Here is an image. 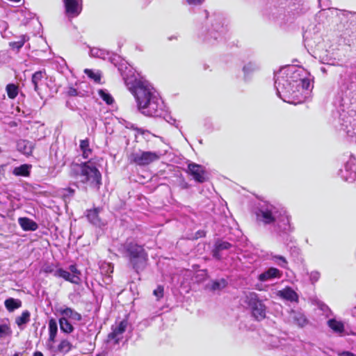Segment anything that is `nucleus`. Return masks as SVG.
<instances>
[{
	"instance_id": "obj_7",
	"label": "nucleus",
	"mask_w": 356,
	"mask_h": 356,
	"mask_svg": "<svg viewBox=\"0 0 356 356\" xmlns=\"http://www.w3.org/2000/svg\"><path fill=\"white\" fill-rule=\"evenodd\" d=\"M122 253L128 259L132 268L137 274L144 270L148 262V253L143 245L135 241L127 240L122 245Z\"/></svg>"
},
{
	"instance_id": "obj_21",
	"label": "nucleus",
	"mask_w": 356,
	"mask_h": 356,
	"mask_svg": "<svg viewBox=\"0 0 356 356\" xmlns=\"http://www.w3.org/2000/svg\"><path fill=\"white\" fill-rule=\"evenodd\" d=\"M31 168L32 165L30 164H22L15 167L13 170V174L18 177H29Z\"/></svg>"
},
{
	"instance_id": "obj_40",
	"label": "nucleus",
	"mask_w": 356,
	"mask_h": 356,
	"mask_svg": "<svg viewBox=\"0 0 356 356\" xmlns=\"http://www.w3.org/2000/svg\"><path fill=\"white\" fill-rule=\"evenodd\" d=\"M153 294L159 300L164 296V288L161 285H159L156 289L154 290Z\"/></svg>"
},
{
	"instance_id": "obj_17",
	"label": "nucleus",
	"mask_w": 356,
	"mask_h": 356,
	"mask_svg": "<svg viewBox=\"0 0 356 356\" xmlns=\"http://www.w3.org/2000/svg\"><path fill=\"white\" fill-rule=\"evenodd\" d=\"M33 148V143L27 140H19L17 143V149L26 156H30Z\"/></svg>"
},
{
	"instance_id": "obj_39",
	"label": "nucleus",
	"mask_w": 356,
	"mask_h": 356,
	"mask_svg": "<svg viewBox=\"0 0 356 356\" xmlns=\"http://www.w3.org/2000/svg\"><path fill=\"white\" fill-rule=\"evenodd\" d=\"M206 236V231L204 230H198L194 234H191L187 237L189 240H197L198 238H203Z\"/></svg>"
},
{
	"instance_id": "obj_5",
	"label": "nucleus",
	"mask_w": 356,
	"mask_h": 356,
	"mask_svg": "<svg viewBox=\"0 0 356 356\" xmlns=\"http://www.w3.org/2000/svg\"><path fill=\"white\" fill-rule=\"evenodd\" d=\"M207 18L206 27H202L198 32L200 40L209 45L215 44L218 40H221L227 33V26L225 25V19L220 14L209 15L206 10H203Z\"/></svg>"
},
{
	"instance_id": "obj_30",
	"label": "nucleus",
	"mask_w": 356,
	"mask_h": 356,
	"mask_svg": "<svg viewBox=\"0 0 356 356\" xmlns=\"http://www.w3.org/2000/svg\"><path fill=\"white\" fill-rule=\"evenodd\" d=\"M72 343L67 339H62L58 346V351L61 353L66 354L69 353L72 349Z\"/></svg>"
},
{
	"instance_id": "obj_57",
	"label": "nucleus",
	"mask_w": 356,
	"mask_h": 356,
	"mask_svg": "<svg viewBox=\"0 0 356 356\" xmlns=\"http://www.w3.org/2000/svg\"><path fill=\"white\" fill-rule=\"evenodd\" d=\"M321 71H322L323 72H325V69L324 67H321Z\"/></svg>"
},
{
	"instance_id": "obj_6",
	"label": "nucleus",
	"mask_w": 356,
	"mask_h": 356,
	"mask_svg": "<svg viewBox=\"0 0 356 356\" xmlns=\"http://www.w3.org/2000/svg\"><path fill=\"white\" fill-rule=\"evenodd\" d=\"M70 173L78 181L86 184L96 190H98L102 184V175L90 161L81 164H72Z\"/></svg>"
},
{
	"instance_id": "obj_1",
	"label": "nucleus",
	"mask_w": 356,
	"mask_h": 356,
	"mask_svg": "<svg viewBox=\"0 0 356 356\" xmlns=\"http://www.w3.org/2000/svg\"><path fill=\"white\" fill-rule=\"evenodd\" d=\"M275 87L280 99L296 105L309 98L313 86L305 69L289 65L275 73Z\"/></svg>"
},
{
	"instance_id": "obj_26",
	"label": "nucleus",
	"mask_w": 356,
	"mask_h": 356,
	"mask_svg": "<svg viewBox=\"0 0 356 356\" xmlns=\"http://www.w3.org/2000/svg\"><path fill=\"white\" fill-rule=\"evenodd\" d=\"M80 149L82 152L83 158L87 159L92 154V149L90 147L89 140L88 138H86L84 140H81L80 141L79 145Z\"/></svg>"
},
{
	"instance_id": "obj_20",
	"label": "nucleus",
	"mask_w": 356,
	"mask_h": 356,
	"mask_svg": "<svg viewBox=\"0 0 356 356\" xmlns=\"http://www.w3.org/2000/svg\"><path fill=\"white\" fill-rule=\"evenodd\" d=\"M45 75L46 73L44 70L37 71L32 75L31 83L33 86L34 90L38 93H39V86L42 83Z\"/></svg>"
},
{
	"instance_id": "obj_16",
	"label": "nucleus",
	"mask_w": 356,
	"mask_h": 356,
	"mask_svg": "<svg viewBox=\"0 0 356 356\" xmlns=\"http://www.w3.org/2000/svg\"><path fill=\"white\" fill-rule=\"evenodd\" d=\"M232 247V245L227 242L222 241L221 239H218L213 246V249L212 250V254L213 257L220 259V252L222 250H229Z\"/></svg>"
},
{
	"instance_id": "obj_58",
	"label": "nucleus",
	"mask_w": 356,
	"mask_h": 356,
	"mask_svg": "<svg viewBox=\"0 0 356 356\" xmlns=\"http://www.w3.org/2000/svg\"><path fill=\"white\" fill-rule=\"evenodd\" d=\"M13 356H19V354L17 353H16Z\"/></svg>"
},
{
	"instance_id": "obj_25",
	"label": "nucleus",
	"mask_w": 356,
	"mask_h": 356,
	"mask_svg": "<svg viewBox=\"0 0 356 356\" xmlns=\"http://www.w3.org/2000/svg\"><path fill=\"white\" fill-rule=\"evenodd\" d=\"M4 305L6 309L8 312H12L22 307V301L19 299L9 298L5 300Z\"/></svg>"
},
{
	"instance_id": "obj_61",
	"label": "nucleus",
	"mask_w": 356,
	"mask_h": 356,
	"mask_svg": "<svg viewBox=\"0 0 356 356\" xmlns=\"http://www.w3.org/2000/svg\"><path fill=\"white\" fill-rule=\"evenodd\" d=\"M318 1L320 2V0H318Z\"/></svg>"
},
{
	"instance_id": "obj_13",
	"label": "nucleus",
	"mask_w": 356,
	"mask_h": 356,
	"mask_svg": "<svg viewBox=\"0 0 356 356\" xmlns=\"http://www.w3.org/2000/svg\"><path fill=\"white\" fill-rule=\"evenodd\" d=\"M65 13L69 17H77L82 10V0H63Z\"/></svg>"
},
{
	"instance_id": "obj_23",
	"label": "nucleus",
	"mask_w": 356,
	"mask_h": 356,
	"mask_svg": "<svg viewBox=\"0 0 356 356\" xmlns=\"http://www.w3.org/2000/svg\"><path fill=\"white\" fill-rule=\"evenodd\" d=\"M280 296L283 298H284L287 300H290L291 302H293V301L298 302V294L296 293V292L294 290H293L290 287H286V288L284 289L282 291H281Z\"/></svg>"
},
{
	"instance_id": "obj_42",
	"label": "nucleus",
	"mask_w": 356,
	"mask_h": 356,
	"mask_svg": "<svg viewBox=\"0 0 356 356\" xmlns=\"http://www.w3.org/2000/svg\"><path fill=\"white\" fill-rule=\"evenodd\" d=\"M205 0H186V3L191 7H198L204 3Z\"/></svg>"
},
{
	"instance_id": "obj_31",
	"label": "nucleus",
	"mask_w": 356,
	"mask_h": 356,
	"mask_svg": "<svg viewBox=\"0 0 356 356\" xmlns=\"http://www.w3.org/2000/svg\"><path fill=\"white\" fill-rule=\"evenodd\" d=\"M259 67V65L254 62H249L245 65L243 67L245 78L246 79L252 72L257 71Z\"/></svg>"
},
{
	"instance_id": "obj_33",
	"label": "nucleus",
	"mask_w": 356,
	"mask_h": 356,
	"mask_svg": "<svg viewBox=\"0 0 356 356\" xmlns=\"http://www.w3.org/2000/svg\"><path fill=\"white\" fill-rule=\"evenodd\" d=\"M293 319V322L300 327H303L308 323L306 316L301 313H295Z\"/></svg>"
},
{
	"instance_id": "obj_55",
	"label": "nucleus",
	"mask_w": 356,
	"mask_h": 356,
	"mask_svg": "<svg viewBox=\"0 0 356 356\" xmlns=\"http://www.w3.org/2000/svg\"><path fill=\"white\" fill-rule=\"evenodd\" d=\"M221 281L223 283L222 287H224L225 286V280L224 279H222Z\"/></svg>"
},
{
	"instance_id": "obj_48",
	"label": "nucleus",
	"mask_w": 356,
	"mask_h": 356,
	"mask_svg": "<svg viewBox=\"0 0 356 356\" xmlns=\"http://www.w3.org/2000/svg\"><path fill=\"white\" fill-rule=\"evenodd\" d=\"M310 35H311V32H310V30H307L304 34H303V38L305 40V41H308L309 40V38H310Z\"/></svg>"
},
{
	"instance_id": "obj_51",
	"label": "nucleus",
	"mask_w": 356,
	"mask_h": 356,
	"mask_svg": "<svg viewBox=\"0 0 356 356\" xmlns=\"http://www.w3.org/2000/svg\"><path fill=\"white\" fill-rule=\"evenodd\" d=\"M33 356H44L42 353L40 351H36L33 353Z\"/></svg>"
},
{
	"instance_id": "obj_38",
	"label": "nucleus",
	"mask_w": 356,
	"mask_h": 356,
	"mask_svg": "<svg viewBox=\"0 0 356 356\" xmlns=\"http://www.w3.org/2000/svg\"><path fill=\"white\" fill-rule=\"evenodd\" d=\"M86 74L88 75V77L93 79L96 83H99L101 80V75L98 72H95L92 70L86 69L84 70Z\"/></svg>"
},
{
	"instance_id": "obj_11",
	"label": "nucleus",
	"mask_w": 356,
	"mask_h": 356,
	"mask_svg": "<svg viewBox=\"0 0 356 356\" xmlns=\"http://www.w3.org/2000/svg\"><path fill=\"white\" fill-rule=\"evenodd\" d=\"M69 269L72 273L59 267L58 268H56L54 276L56 277L63 278L65 281L72 284H80L81 281L80 278L81 271L77 268L76 265H70Z\"/></svg>"
},
{
	"instance_id": "obj_29",
	"label": "nucleus",
	"mask_w": 356,
	"mask_h": 356,
	"mask_svg": "<svg viewBox=\"0 0 356 356\" xmlns=\"http://www.w3.org/2000/svg\"><path fill=\"white\" fill-rule=\"evenodd\" d=\"M31 320V313L28 310L22 312L20 316L15 318V323L19 327L28 323Z\"/></svg>"
},
{
	"instance_id": "obj_9",
	"label": "nucleus",
	"mask_w": 356,
	"mask_h": 356,
	"mask_svg": "<svg viewBox=\"0 0 356 356\" xmlns=\"http://www.w3.org/2000/svg\"><path fill=\"white\" fill-rule=\"evenodd\" d=\"M245 302L251 308L252 315L256 321H261L266 318V307L256 293H249L245 296Z\"/></svg>"
},
{
	"instance_id": "obj_46",
	"label": "nucleus",
	"mask_w": 356,
	"mask_h": 356,
	"mask_svg": "<svg viewBox=\"0 0 356 356\" xmlns=\"http://www.w3.org/2000/svg\"><path fill=\"white\" fill-rule=\"evenodd\" d=\"M74 193V189H72L71 188H66L64 190L63 195L65 197L72 196V195H73Z\"/></svg>"
},
{
	"instance_id": "obj_56",
	"label": "nucleus",
	"mask_w": 356,
	"mask_h": 356,
	"mask_svg": "<svg viewBox=\"0 0 356 356\" xmlns=\"http://www.w3.org/2000/svg\"><path fill=\"white\" fill-rule=\"evenodd\" d=\"M315 29H316V32H318L320 30V28L317 27V26H315Z\"/></svg>"
},
{
	"instance_id": "obj_15",
	"label": "nucleus",
	"mask_w": 356,
	"mask_h": 356,
	"mask_svg": "<svg viewBox=\"0 0 356 356\" xmlns=\"http://www.w3.org/2000/svg\"><path fill=\"white\" fill-rule=\"evenodd\" d=\"M188 169L196 181L203 183L206 181L205 171L202 165L196 163H190L188 165Z\"/></svg>"
},
{
	"instance_id": "obj_41",
	"label": "nucleus",
	"mask_w": 356,
	"mask_h": 356,
	"mask_svg": "<svg viewBox=\"0 0 356 356\" xmlns=\"http://www.w3.org/2000/svg\"><path fill=\"white\" fill-rule=\"evenodd\" d=\"M24 231H35L38 228V224H20Z\"/></svg>"
},
{
	"instance_id": "obj_2",
	"label": "nucleus",
	"mask_w": 356,
	"mask_h": 356,
	"mask_svg": "<svg viewBox=\"0 0 356 356\" xmlns=\"http://www.w3.org/2000/svg\"><path fill=\"white\" fill-rule=\"evenodd\" d=\"M121 74L128 90L134 95L141 114L153 118L161 117L165 114L164 102L151 83L131 70L128 73L122 72Z\"/></svg>"
},
{
	"instance_id": "obj_36",
	"label": "nucleus",
	"mask_w": 356,
	"mask_h": 356,
	"mask_svg": "<svg viewBox=\"0 0 356 356\" xmlns=\"http://www.w3.org/2000/svg\"><path fill=\"white\" fill-rule=\"evenodd\" d=\"M59 266L60 265L58 263L46 264L43 266L42 270L43 273H46V274H49V273L54 274L56 268H59Z\"/></svg>"
},
{
	"instance_id": "obj_59",
	"label": "nucleus",
	"mask_w": 356,
	"mask_h": 356,
	"mask_svg": "<svg viewBox=\"0 0 356 356\" xmlns=\"http://www.w3.org/2000/svg\"><path fill=\"white\" fill-rule=\"evenodd\" d=\"M118 70H119L120 71H122V69L121 67H118Z\"/></svg>"
},
{
	"instance_id": "obj_4",
	"label": "nucleus",
	"mask_w": 356,
	"mask_h": 356,
	"mask_svg": "<svg viewBox=\"0 0 356 356\" xmlns=\"http://www.w3.org/2000/svg\"><path fill=\"white\" fill-rule=\"evenodd\" d=\"M252 213L257 220L262 222H289L291 220L285 208L264 200L254 204Z\"/></svg>"
},
{
	"instance_id": "obj_34",
	"label": "nucleus",
	"mask_w": 356,
	"mask_h": 356,
	"mask_svg": "<svg viewBox=\"0 0 356 356\" xmlns=\"http://www.w3.org/2000/svg\"><path fill=\"white\" fill-rule=\"evenodd\" d=\"M6 92L10 99H15L18 95V87L14 83H9L6 86Z\"/></svg>"
},
{
	"instance_id": "obj_32",
	"label": "nucleus",
	"mask_w": 356,
	"mask_h": 356,
	"mask_svg": "<svg viewBox=\"0 0 356 356\" xmlns=\"http://www.w3.org/2000/svg\"><path fill=\"white\" fill-rule=\"evenodd\" d=\"M329 327L334 332L341 333L344 331V325L341 321L335 319H330L328 321Z\"/></svg>"
},
{
	"instance_id": "obj_19",
	"label": "nucleus",
	"mask_w": 356,
	"mask_h": 356,
	"mask_svg": "<svg viewBox=\"0 0 356 356\" xmlns=\"http://www.w3.org/2000/svg\"><path fill=\"white\" fill-rule=\"evenodd\" d=\"M60 315L67 319L71 318L76 321H81L82 320V316L79 312H76L71 307H65L59 310Z\"/></svg>"
},
{
	"instance_id": "obj_27",
	"label": "nucleus",
	"mask_w": 356,
	"mask_h": 356,
	"mask_svg": "<svg viewBox=\"0 0 356 356\" xmlns=\"http://www.w3.org/2000/svg\"><path fill=\"white\" fill-rule=\"evenodd\" d=\"M102 210V209L99 207H96L92 209L87 210L86 217L88 220L90 222H97L99 221L100 218H99V215Z\"/></svg>"
},
{
	"instance_id": "obj_35",
	"label": "nucleus",
	"mask_w": 356,
	"mask_h": 356,
	"mask_svg": "<svg viewBox=\"0 0 356 356\" xmlns=\"http://www.w3.org/2000/svg\"><path fill=\"white\" fill-rule=\"evenodd\" d=\"M98 94L102 100H104L107 104L111 105L113 103L114 99L107 90L101 89L98 91Z\"/></svg>"
},
{
	"instance_id": "obj_52",
	"label": "nucleus",
	"mask_w": 356,
	"mask_h": 356,
	"mask_svg": "<svg viewBox=\"0 0 356 356\" xmlns=\"http://www.w3.org/2000/svg\"><path fill=\"white\" fill-rule=\"evenodd\" d=\"M277 259L282 260L284 264H286V260L285 259V258L284 257H282V256H279V257H277Z\"/></svg>"
},
{
	"instance_id": "obj_49",
	"label": "nucleus",
	"mask_w": 356,
	"mask_h": 356,
	"mask_svg": "<svg viewBox=\"0 0 356 356\" xmlns=\"http://www.w3.org/2000/svg\"><path fill=\"white\" fill-rule=\"evenodd\" d=\"M339 355L340 356H355V355L353 353L349 352V351H343Z\"/></svg>"
},
{
	"instance_id": "obj_24",
	"label": "nucleus",
	"mask_w": 356,
	"mask_h": 356,
	"mask_svg": "<svg viewBox=\"0 0 356 356\" xmlns=\"http://www.w3.org/2000/svg\"><path fill=\"white\" fill-rule=\"evenodd\" d=\"M60 330L65 334H71L74 328L68 319L63 316L58 320Z\"/></svg>"
},
{
	"instance_id": "obj_37",
	"label": "nucleus",
	"mask_w": 356,
	"mask_h": 356,
	"mask_svg": "<svg viewBox=\"0 0 356 356\" xmlns=\"http://www.w3.org/2000/svg\"><path fill=\"white\" fill-rule=\"evenodd\" d=\"M12 334V330L9 325L2 324L0 325V338H3Z\"/></svg>"
},
{
	"instance_id": "obj_50",
	"label": "nucleus",
	"mask_w": 356,
	"mask_h": 356,
	"mask_svg": "<svg viewBox=\"0 0 356 356\" xmlns=\"http://www.w3.org/2000/svg\"><path fill=\"white\" fill-rule=\"evenodd\" d=\"M18 222H33L29 220L26 218H19V220H18Z\"/></svg>"
},
{
	"instance_id": "obj_18",
	"label": "nucleus",
	"mask_w": 356,
	"mask_h": 356,
	"mask_svg": "<svg viewBox=\"0 0 356 356\" xmlns=\"http://www.w3.org/2000/svg\"><path fill=\"white\" fill-rule=\"evenodd\" d=\"M282 276V273L276 268H270L266 271L262 273L259 275V280L261 282H265L273 278H280Z\"/></svg>"
},
{
	"instance_id": "obj_44",
	"label": "nucleus",
	"mask_w": 356,
	"mask_h": 356,
	"mask_svg": "<svg viewBox=\"0 0 356 356\" xmlns=\"http://www.w3.org/2000/svg\"><path fill=\"white\" fill-rule=\"evenodd\" d=\"M67 95L71 97L79 96L80 92L74 88L70 87L67 90Z\"/></svg>"
},
{
	"instance_id": "obj_28",
	"label": "nucleus",
	"mask_w": 356,
	"mask_h": 356,
	"mask_svg": "<svg viewBox=\"0 0 356 356\" xmlns=\"http://www.w3.org/2000/svg\"><path fill=\"white\" fill-rule=\"evenodd\" d=\"M29 40V35L24 34L19 37L18 40L10 42L9 46L11 49H15L17 51L24 46L25 42Z\"/></svg>"
},
{
	"instance_id": "obj_54",
	"label": "nucleus",
	"mask_w": 356,
	"mask_h": 356,
	"mask_svg": "<svg viewBox=\"0 0 356 356\" xmlns=\"http://www.w3.org/2000/svg\"><path fill=\"white\" fill-rule=\"evenodd\" d=\"M345 35H350V32L346 29V32L344 33Z\"/></svg>"
},
{
	"instance_id": "obj_45",
	"label": "nucleus",
	"mask_w": 356,
	"mask_h": 356,
	"mask_svg": "<svg viewBox=\"0 0 356 356\" xmlns=\"http://www.w3.org/2000/svg\"><path fill=\"white\" fill-rule=\"evenodd\" d=\"M164 118L170 124L175 125L176 127H178V125L176 124V120L175 118H172L170 115H166L164 117Z\"/></svg>"
},
{
	"instance_id": "obj_47",
	"label": "nucleus",
	"mask_w": 356,
	"mask_h": 356,
	"mask_svg": "<svg viewBox=\"0 0 356 356\" xmlns=\"http://www.w3.org/2000/svg\"><path fill=\"white\" fill-rule=\"evenodd\" d=\"M211 289L215 291L221 288L220 283L218 281H214L211 284Z\"/></svg>"
},
{
	"instance_id": "obj_8",
	"label": "nucleus",
	"mask_w": 356,
	"mask_h": 356,
	"mask_svg": "<svg viewBox=\"0 0 356 356\" xmlns=\"http://www.w3.org/2000/svg\"><path fill=\"white\" fill-rule=\"evenodd\" d=\"M161 155L159 152L138 149L131 152L128 155V161L131 164L143 167L159 160Z\"/></svg>"
},
{
	"instance_id": "obj_12",
	"label": "nucleus",
	"mask_w": 356,
	"mask_h": 356,
	"mask_svg": "<svg viewBox=\"0 0 356 356\" xmlns=\"http://www.w3.org/2000/svg\"><path fill=\"white\" fill-rule=\"evenodd\" d=\"M90 55L91 57L99 58L103 60H108L115 66L117 65V63L120 59V57L113 53L109 52L105 49L95 47L90 49Z\"/></svg>"
},
{
	"instance_id": "obj_53",
	"label": "nucleus",
	"mask_w": 356,
	"mask_h": 356,
	"mask_svg": "<svg viewBox=\"0 0 356 356\" xmlns=\"http://www.w3.org/2000/svg\"><path fill=\"white\" fill-rule=\"evenodd\" d=\"M136 130H137L138 133H139L140 134H144V133H145V131L142 129H137Z\"/></svg>"
},
{
	"instance_id": "obj_22",
	"label": "nucleus",
	"mask_w": 356,
	"mask_h": 356,
	"mask_svg": "<svg viewBox=\"0 0 356 356\" xmlns=\"http://www.w3.org/2000/svg\"><path fill=\"white\" fill-rule=\"evenodd\" d=\"M58 332V325L54 318H51L49 321V339L48 341L54 343L56 341V337Z\"/></svg>"
},
{
	"instance_id": "obj_14",
	"label": "nucleus",
	"mask_w": 356,
	"mask_h": 356,
	"mask_svg": "<svg viewBox=\"0 0 356 356\" xmlns=\"http://www.w3.org/2000/svg\"><path fill=\"white\" fill-rule=\"evenodd\" d=\"M127 324L128 323L127 320H122L120 321L115 327L112 328V332L108 335V339L109 341H113L115 344L118 343L122 338V334L126 330Z\"/></svg>"
},
{
	"instance_id": "obj_10",
	"label": "nucleus",
	"mask_w": 356,
	"mask_h": 356,
	"mask_svg": "<svg viewBox=\"0 0 356 356\" xmlns=\"http://www.w3.org/2000/svg\"><path fill=\"white\" fill-rule=\"evenodd\" d=\"M340 177L346 181L356 182V158L350 154L343 168L339 171Z\"/></svg>"
},
{
	"instance_id": "obj_43",
	"label": "nucleus",
	"mask_w": 356,
	"mask_h": 356,
	"mask_svg": "<svg viewBox=\"0 0 356 356\" xmlns=\"http://www.w3.org/2000/svg\"><path fill=\"white\" fill-rule=\"evenodd\" d=\"M344 130L346 131L347 135L352 138L353 141L356 143V131L354 129L353 131L349 129L347 125H346Z\"/></svg>"
},
{
	"instance_id": "obj_3",
	"label": "nucleus",
	"mask_w": 356,
	"mask_h": 356,
	"mask_svg": "<svg viewBox=\"0 0 356 356\" xmlns=\"http://www.w3.org/2000/svg\"><path fill=\"white\" fill-rule=\"evenodd\" d=\"M302 13L301 5L296 0H271L264 15L280 25L293 23Z\"/></svg>"
},
{
	"instance_id": "obj_60",
	"label": "nucleus",
	"mask_w": 356,
	"mask_h": 356,
	"mask_svg": "<svg viewBox=\"0 0 356 356\" xmlns=\"http://www.w3.org/2000/svg\"><path fill=\"white\" fill-rule=\"evenodd\" d=\"M96 356H103V355H102L99 354V355H97Z\"/></svg>"
}]
</instances>
